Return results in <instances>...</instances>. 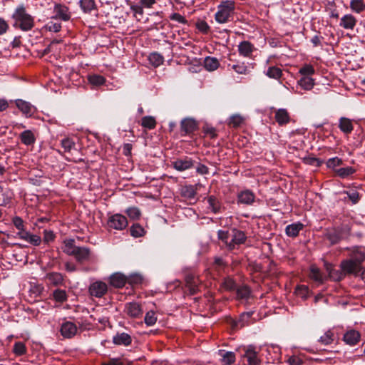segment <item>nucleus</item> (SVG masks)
<instances>
[{"label": "nucleus", "mask_w": 365, "mask_h": 365, "mask_svg": "<svg viewBox=\"0 0 365 365\" xmlns=\"http://www.w3.org/2000/svg\"><path fill=\"white\" fill-rule=\"evenodd\" d=\"M89 293L96 297H102L108 291L107 284L103 282H96L89 287Z\"/></svg>", "instance_id": "6e6552de"}, {"label": "nucleus", "mask_w": 365, "mask_h": 365, "mask_svg": "<svg viewBox=\"0 0 365 365\" xmlns=\"http://www.w3.org/2000/svg\"><path fill=\"white\" fill-rule=\"evenodd\" d=\"M246 239V235L243 231L237 229L232 230L231 240L228 245V250H232L235 249L236 246L244 244Z\"/></svg>", "instance_id": "423d86ee"}, {"label": "nucleus", "mask_w": 365, "mask_h": 365, "mask_svg": "<svg viewBox=\"0 0 365 365\" xmlns=\"http://www.w3.org/2000/svg\"><path fill=\"white\" fill-rule=\"evenodd\" d=\"M237 298L247 299L250 295V289L247 286H241L236 288Z\"/></svg>", "instance_id": "4c0bfd02"}, {"label": "nucleus", "mask_w": 365, "mask_h": 365, "mask_svg": "<svg viewBox=\"0 0 365 365\" xmlns=\"http://www.w3.org/2000/svg\"><path fill=\"white\" fill-rule=\"evenodd\" d=\"M130 235L134 237H140L145 235L144 228L138 223L133 224L130 228Z\"/></svg>", "instance_id": "ea45409f"}, {"label": "nucleus", "mask_w": 365, "mask_h": 365, "mask_svg": "<svg viewBox=\"0 0 365 365\" xmlns=\"http://www.w3.org/2000/svg\"><path fill=\"white\" fill-rule=\"evenodd\" d=\"M209 205V208L214 214H217L221 212V202L219 199L215 195H210L207 197Z\"/></svg>", "instance_id": "bb28decb"}, {"label": "nucleus", "mask_w": 365, "mask_h": 365, "mask_svg": "<svg viewBox=\"0 0 365 365\" xmlns=\"http://www.w3.org/2000/svg\"><path fill=\"white\" fill-rule=\"evenodd\" d=\"M254 51V46L250 41H244L238 46V51L240 55L248 57Z\"/></svg>", "instance_id": "393cba45"}, {"label": "nucleus", "mask_w": 365, "mask_h": 365, "mask_svg": "<svg viewBox=\"0 0 365 365\" xmlns=\"http://www.w3.org/2000/svg\"><path fill=\"white\" fill-rule=\"evenodd\" d=\"M336 340L334 332L331 329L325 331L318 339L322 345L327 346L331 344Z\"/></svg>", "instance_id": "a878e982"}, {"label": "nucleus", "mask_w": 365, "mask_h": 365, "mask_svg": "<svg viewBox=\"0 0 365 365\" xmlns=\"http://www.w3.org/2000/svg\"><path fill=\"white\" fill-rule=\"evenodd\" d=\"M265 74L270 78L279 80L282 76V71L277 66H269Z\"/></svg>", "instance_id": "f704fd0d"}, {"label": "nucleus", "mask_w": 365, "mask_h": 365, "mask_svg": "<svg viewBox=\"0 0 365 365\" xmlns=\"http://www.w3.org/2000/svg\"><path fill=\"white\" fill-rule=\"evenodd\" d=\"M125 312L132 318H138L142 314L143 311L138 303L130 302L125 305Z\"/></svg>", "instance_id": "a211bd4d"}, {"label": "nucleus", "mask_w": 365, "mask_h": 365, "mask_svg": "<svg viewBox=\"0 0 365 365\" xmlns=\"http://www.w3.org/2000/svg\"><path fill=\"white\" fill-rule=\"evenodd\" d=\"M150 63L155 67H158L163 63V56L158 53H152L148 57Z\"/></svg>", "instance_id": "37998d69"}, {"label": "nucleus", "mask_w": 365, "mask_h": 365, "mask_svg": "<svg viewBox=\"0 0 365 365\" xmlns=\"http://www.w3.org/2000/svg\"><path fill=\"white\" fill-rule=\"evenodd\" d=\"M219 354L222 356L221 362L223 365H231L235 361L234 352L220 350Z\"/></svg>", "instance_id": "7c9ffc66"}, {"label": "nucleus", "mask_w": 365, "mask_h": 365, "mask_svg": "<svg viewBox=\"0 0 365 365\" xmlns=\"http://www.w3.org/2000/svg\"><path fill=\"white\" fill-rule=\"evenodd\" d=\"M185 287L189 291L190 294H195L199 290L200 281L199 278L192 274H187L185 278Z\"/></svg>", "instance_id": "0eeeda50"}, {"label": "nucleus", "mask_w": 365, "mask_h": 365, "mask_svg": "<svg viewBox=\"0 0 365 365\" xmlns=\"http://www.w3.org/2000/svg\"><path fill=\"white\" fill-rule=\"evenodd\" d=\"M170 19L174 21H176L179 24H187V20L179 13H173L170 15Z\"/></svg>", "instance_id": "e2e57ef3"}, {"label": "nucleus", "mask_w": 365, "mask_h": 365, "mask_svg": "<svg viewBox=\"0 0 365 365\" xmlns=\"http://www.w3.org/2000/svg\"><path fill=\"white\" fill-rule=\"evenodd\" d=\"M101 365H132L130 362H128L125 364L122 359L120 358H111L109 359L108 361H104L101 364Z\"/></svg>", "instance_id": "680f3d73"}, {"label": "nucleus", "mask_w": 365, "mask_h": 365, "mask_svg": "<svg viewBox=\"0 0 365 365\" xmlns=\"http://www.w3.org/2000/svg\"><path fill=\"white\" fill-rule=\"evenodd\" d=\"M308 287L305 285H298L295 289V294L302 298L306 299L308 294Z\"/></svg>", "instance_id": "6e6d98bb"}, {"label": "nucleus", "mask_w": 365, "mask_h": 365, "mask_svg": "<svg viewBox=\"0 0 365 365\" xmlns=\"http://www.w3.org/2000/svg\"><path fill=\"white\" fill-rule=\"evenodd\" d=\"M89 83L95 86H99L105 83L106 78L100 75H92L88 76Z\"/></svg>", "instance_id": "a18cd8bd"}, {"label": "nucleus", "mask_w": 365, "mask_h": 365, "mask_svg": "<svg viewBox=\"0 0 365 365\" xmlns=\"http://www.w3.org/2000/svg\"><path fill=\"white\" fill-rule=\"evenodd\" d=\"M339 128L344 134H350L354 130L352 120L346 117H341L339 120Z\"/></svg>", "instance_id": "4be33fe9"}, {"label": "nucleus", "mask_w": 365, "mask_h": 365, "mask_svg": "<svg viewBox=\"0 0 365 365\" xmlns=\"http://www.w3.org/2000/svg\"><path fill=\"white\" fill-rule=\"evenodd\" d=\"M77 332V327L75 324L71 322H66L62 324L61 327V333L65 338H71Z\"/></svg>", "instance_id": "f3484780"}, {"label": "nucleus", "mask_w": 365, "mask_h": 365, "mask_svg": "<svg viewBox=\"0 0 365 365\" xmlns=\"http://www.w3.org/2000/svg\"><path fill=\"white\" fill-rule=\"evenodd\" d=\"M222 285L223 288L227 291L235 290L237 288L236 282L230 277L225 278Z\"/></svg>", "instance_id": "8fccbe9b"}, {"label": "nucleus", "mask_w": 365, "mask_h": 365, "mask_svg": "<svg viewBox=\"0 0 365 365\" xmlns=\"http://www.w3.org/2000/svg\"><path fill=\"white\" fill-rule=\"evenodd\" d=\"M204 67L209 71H213L220 66V62L217 58L207 56L204 60Z\"/></svg>", "instance_id": "c756f323"}, {"label": "nucleus", "mask_w": 365, "mask_h": 365, "mask_svg": "<svg viewBox=\"0 0 365 365\" xmlns=\"http://www.w3.org/2000/svg\"><path fill=\"white\" fill-rule=\"evenodd\" d=\"M365 3L363 0H351L350 9L352 11L360 14L364 11Z\"/></svg>", "instance_id": "e433bc0d"}, {"label": "nucleus", "mask_w": 365, "mask_h": 365, "mask_svg": "<svg viewBox=\"0 0 365 365\" xmlns=\"http://www.w3.org/2000/svg\"><path fill=\"white\" fill-rule=\"evenodd\" d=\"M298 84L304 90H311L314 85V79L310 76H304L298 81Z\"/></svg>", "instance_id": "c9c22d12"}, {"label": "nucleus", "mask_w": 365, "mask_h": 365, "mask_svg": "<svg viewBox=\"0 0 365 365\" xmlns=\"http://www.w3.org/2000/svg\"><path fill=\"white\" fill-rule=\"evenodd\" d=\"M243 121V118L239 115H234L230 118L229 125L234 128L239 127Z\"/></svg>", "instance_id": "bf43d9fd"}, {"label": "nucleus", "mask_w": 365, "mask_h": 365, "mask_svg": "<svg viewBox=\"0 0 365 365\" xmlns=\"http://www.w3.org/2000/svg\"><path fill=\"white\" fill-rule=\"evenodd\" d=\"M79 6L81 10L86 14L91 13L93 10L96 9L95 0H80Z\"/></svg>", "instance_id": "2f4dec72"}, {"label": "nucleus", "mask_w": 365, "mask_h": 365, "mask_svg": "<svg viewBox=\"0 0 365 365\" xmlns=\"http://www.w3.org/2000/svg\"><path fill=\"white\" fill-rule=\"evenodd\" d=\"M235 9V4L232 1H222L217 6V11L215 19L220 24L227 23L233 15Z\"/></svg>", "instance_id": "7ed1b4c3"}, {"label": "nucleus", "mask_w": 365, "mask_h": 365, "mask_svg": "<svg viewBox=\"0 0 365 365\" xmlns=\"http://www.w3.org/2000/svg\"><path fill=\"white\" fill-rule=\"evenodd\" d=\"M197 29L203 34H207L210 31V26L205 21L197 22L196 24Z\"/></svg>", "instance_id": "774afa93"}, {"label": "nucleus", "mask_w": 365, "mask_h": 365, "mask_svg": "<svg viewBox=\"0 0 365 365\" xmlns=\"http://www.w3.org/2000/svg\"><path fill=\"white\" fill-rule=\"evenodd\" d=\"M61 144L65 152H70L71 149L75 146L74 141L69 138H65L61 140Z\"/></svg>", "instance_id": "864d4df0"}, {"label": "nucleus", "mask_w": 365, "mask_h": 365, "mask_svg": "<svg viewBox=\"0 0 365 365\" xmlns=\"http://www.w3.org/2000/svg\"><path fill=\"white\" fill-rule=\"evenodd\" d=\"M20 138L21 143L26 145H31L35 142L34 135L33 133L29 130H26L22 132L20 135Z\"/></svg>", "instance_id": "473e14b6"}, {"label": "nucleus", "mask_w": 365, "mask_h": 365, "mask_svg": "<svg viewBox=\"0 0 365 365\" xmlns=\"http://www.w3.org/2000/svg\"><path fill=\"white\" fill-rule=\"evenodd\" d=\"M17 235L22 240L28 242L32 245L38 246L41 244V237L37 235H33L27 231L18 232Z\"/></svg>", "instance_id": "2eb2a0df"}, {"label": "nucleus", "mask_w": 365, "mask_h": 365, "mask_svg": "<svg viewBox=\"0 0 365 365\" xmlns=\"http://www.w3.org/2000/svg\"><path fill=\"white\" fill-rule=\"evenodd\" d=\"M16 106L26 116H31L34 113V107L29 102L21 99L16 101Z\"/></svg>", "instance_id": "6ab92c4d"}, {"label": "nucleus", "mask_w": 365, "mask_h": 365, "mask_svg": "<svg viewBox=\"0 0 365 365\" xmlns=\"http://www.w3.org/2000/svg\"><path fill=\"white\" fill-rule=\"evenodd\" d=\"M358 266L361 267V263L365 260V255L356 249L354 251L351 259Z\"/></svg>", "instance_id": "c03bdc74"}, {"label": "nucleus", "mask_w": 365, "mask_h": 365, "mask_svg": "<svg viewBox=\"0 0 365 365\" xmlns=\"http://www.w3.org/2000/svg\"><path fill=\"white\" fill-rule=\"evenodd\" d=\"M13 351L16 356H22L26 352V347L24 342L17 341L14 344Z\"/></svg>", "instance_id": "49530a36"}, {"label": "nucleus", "mask_w": 365, "mask_h": 365, "mask_svg": "<svg viewBox=\"0 0 365 365\" xmlns=\"http://www.w3.org/2000/svg\"><path fill=\"white\" fill-rule=\"evenodd\" d=\"M275 120L279 125L287 124L290 121L288 111L284 108H280L275 112Z\"/></svg>", "instance_id": "5701e85b"}, {"label": "nucleus", "mask_w": 365, "mask_h": 365, "mask_svg": "<svg viewBox=\"0 0 365 365\" xmlns=\"http://www.w3.org/2000/svg\"><path fill=\"white\" fill-rule=\"evenodd\" d=\"M46 279L53 286L62 285L64 281L63 275L61 273L56 272L47 273Z\"/></svg>", "instance_id": "b1692460"}, {"label": "nucleus", "mask_w": 365, "mask_h": 365, "mask_svg": "<svg viewBox=\"0 0 365 365\" xmlns=\"http://www.w3.org/2000/svg\"><path fill=\"white\" fill-rule=\"evenodd\" d=\"M309 277L316 282H322L323 281L319 269L315 266H311Z\"/></svg>", "instance_id": "de8ad7c7"}, {"label": "nucleus", "mask_w": 365, "mask_h": 365, "mask_svg": "<svg viewBox=\"0 0 365 365\" xmlns=\"http://www.w3.org/2000/svg\"><path fill=\"white\" fill-rule=\"evenodd\" d=\"M180 128L185 135L190 134L197 129V123L192 118H185L180 123Z\"/></svg>", "instance_id": "4468645a"}, {"label": "nucleus", "mask_w": 365, "mask_h": 365, "mask_svg": "<svg viewBox=\"0 0 365 365\" xmlns=\"http://www.w3.org/2000/svg\"><path fill=\"white\" fill-rule=\"evenodd\" d=\"M63 243V252L69 256H73L78 263L90 261L91 251L88 247L76 246L73 239L66 240Z\"/></svg>", "instance_id": "f257e3e1"}, {"label": "nucleus", "mask_w": 365, "mask_h": 365, "mask_svg": "<svg viewBox=\"0 0 365 365\" xmlns=\"http://www.w3.org/2000/svg\"><path fill=\"white\" fill-rule=\"evenodd\" d=\"M314 72V67L310 64L305 65L299 69V73L304 76H310L313 75Z\"/></svg>", "instance_id": "052dcab7"}, {"label": "nucleus", "mask_w": 365, "mask_h": 365, "mask_svg": "<svg viewBox=\"0 0 365 365\" xmlns=\"http://www.w3.org/2000/svg\"><path fill=\"white\" fill-rule=\"evenodd\" d=\"M110 283L116 288H121L127 283V277L120 273H115L110 276Z\"/></svg>", "instance_id": "412c9836"}, {"label": "nucleus", "mask_w": 365, "mask_h": 365, "mask_svg": "<svg viewBox=\"0 0 365 365\" xmlns=\"http://www.w3.org/2000/svg\"><path fill=\"white\" fill-rule=\"evenodd\" d=\"M232 68L239 74H247L249 71L245 63L234 64L232 66Z\"/></svg>", "instance_id": "5fc2aeb1"}, {"label": "nucleus", "mask_w": 365, "mask_h": 365, "mask_svg": "<svg viewBox=\"0 0 365 365\" xmlns=\"http://www.w3.org/2000/svg\"><path fill=\"white\" fill-rule=\"evenodd\" d=\"M196 194V189L195 186L192 185L182 186L180 189L181 196L188 200L195 198Z\"/></svg>", "instance_id": "c85d7f7f"}, {"label": "nucleus", "mask_w": 365, "mask_h": 365, "mask_svg": "<svg viewBox=\"0 0 365 365\" xmlns=\"http://www.w3.org/2000/svg\"><path fill=\"white\" fill-rule=\"evenodd\" d=\"M255 200V195L250 190H242L237 194V202L240 204L251 205Z\"/></svg>", "instance_id": "9b49d317"}, {"label": "nucleus", "mask_w": 365, "mask_h": 365, "mask_svg": "<svg viewBox=\"0 0 365 365\" xmlns=\"http://www.w3.org/2000/svg\"><path fill=\"white\" fill-rule=\"evenodd\" d=\"M334 173L337 176L340 177L341 178H346L349 176L355 173L356 170L352 167H346L334 170Z\"/></svg>", "instance_id": "72a5a7b5"}, {"label": "nucleus", "mask_w": 365, "mask_h": 365, "mask_svg": "<svg viewBox=\"0 0 365 365\" xmlns=\"http://www.w3.org/2000/svg\"><path fill=\"white\" fill-rule=\"evenodd\" d=\"M143 282V277L139 274H133L127 277V283L133 287L138 286Z\"/></svg>", "instance_id": "79ce46f5"}, {"label": "nucleus", "mask_w": 365, "mask_h": 365, "mask_svg": "<svg viewBox=\"0 0 365 365\" xmlns=\"http://www.w3.org/2000/svg\"><path fill=\"white\" fill-rule=\"evenodd\" d=\"M145 323L148 326H153L157 322V317L153 311H149L146 313L144 319Z\"/></svg>", "instance_id": "603ef678"}, {"label": "nucleus", "mask_w": 365, "mask_h": 365, "mask_svg": "<svg viewBox=\"0 0 365 365\" xmlns=\"http://www.w3.org/2000/svg\"><path fill=\"white\" fill-rule=\"evenodd\" d=\"M13 26L23 31H31L34 27V19L27 13L24 5L19 6L12 14Z\"/></svg>", "instance_id": "f03ea898"}, {"label": "nucleus", "mask_w": 365, "mask_h": 365, "mask_svg": "<svg viewBox=\"0 0 365 365\" xmlns=\"http://www.w3.org/2000/svg\"><path fill=\"white\" fill-rule=\"evenodd\" d=\"M12 222L16 228L19 230V232L25 231L24 221L20 217H13Z\"/></svg>", "instance_id": "0e129e2a"}, {"label": "nucleus", "mask_w": 365, "mask_h": 365, "mask_svg": "<svg viewBox=\"0 0 365 365\" xmlns=\"http://www.w3.org/2000/svg\"><path fill=\"white\" fill-rule=\"evenodd\" d=\"M113 343L118 346H128L131 344L132 343V338L130 334L122 332V333H117L113 337Z\"/></svg>", "instance_id": "dca6fc26"}, {"label": "nucleus", "mask_w": 365, "mask_h": 365, "mask_svg": "<svg viewBox=\"0 0 365 365\" xmlns=\"http://www.w3.org/2000/svg\"><path fill=\"white\" fill-rule=\"evenodd\" d=\"M341 268L347 274H358L361 270V267L358 266L352 259L341 262Z\"/></svg>", "instance_id": "ddd939ff"}, {"label": "nucleus", "mask_w": 365, "mask_h": 365, "mask_svg": "<svg viewBox=\"0 0 365 365\" xmlns=\"http://www.w3.org/2000/svg\"><path fill=\"white\" fill-rule=\"evenodd\" d=\"M46 27L49 31L57 33L61 29V24L50 21L47 24Z\"/></svg>", "instance_id": "69168bd1"}, {"label": "nucleus", "mask_w": 365, "mask_h": 365, "mask_svg": "<svg viewBox=\"0 0 365 365\" xmlns=\"http://www.w3.org/2000/svg\"><path fill=\"white\" fill-rule=\"evenodd\" d=\"M304 225L301 222L293 223L286 227L285 232L289 237H295L299 235Z\"/></svg>", "instance_id": "cd10ccee"}, {"label": "nucleus", "mask_w": 365, "mask_h": 365, "mask_svg": "<svg viewBox=\"0 0 365 365\" xmlns=\"http://www.w3.org/2000/svg\"><path fill=\"white\" fill-rule=\"evenodd\" d=\"M194 161L188 158L185 157L181 159H177L173 162V168L178 171H184L193 167Z\"/></svg>", "instance_id": "f8f14e48"}, {"label": "nucleus", "mask_w": 365, "mask_h": 365, "mask_svg": "<svg viewBox=\"0 0 365 365\" xmlns=\"http://www.w3.org/2000/svg\"><path fill=\"white\" fill-rule=\"evenodd\" d=\"M342 164V160L338 157L329 158L326 163L327 168L332 169L334 171V170H337V168H336L337 166H340Z\"/></svg>", "instance_id": "09e8293b"}, {"label": "nucleus", "mask_w": 365, "mask_h": 365, "mask_svg": "<svg viewBox=\"0 0 365 365\" xmlns=\"http://www.w3.org/2000/svg\"><path fill=\"white\" fill-rule=\"evenodd\" d=\"M217 236L219 240L222 241L228 248V245L230 242L229 238L231 237V235L229 233V232L220 230L217 232Z\"/></svg>", "instance_id": "13d9d810"}, {"label": "nucleus", "mask_w": 365, "mask_h": 365, "mask_svg": "<svg viewBox=\"0 0 365 365\" xmlns=\"http://www.w3.org/2000/svg\"><path fill=\"white\" fill-rule=\"evenodd\" d=\"M128 225L127 218L120 214H115L111 215L107 222L109 230H123L127 227Z\"/></svg>", "instance_id": "20e7f679"}, {"label": "nucleus", "mask_w": 365, "mask_h": 365, "mask_svg": "<svg viewBox=\"0 0 365 365\" xmlns=\"http://www.w3.org/2000/svg\"><path fill=\"white\" fill-rule=\"evenodd\" d=\"M141 125L143 128L152 130L156 126V120L153 116H145L142 118Z\"/></svg>", "instance_id": "a19ab883"}, {"label": "nucleus", "mask_w": 365, "mask_h": 365, "mask_svg": "<svg viewBox=\"0 0 365 365\" xmlns=\"http://www.w3.org/2000/svg\"><path fill=\"white\" fill-rule=\"evenodd\" d=\"M53 297L56 302L63 303L67 301L68 295L65 290L57 289L53 291Z\"/></svg>", "instance_id": "58836bf2"}, {"label": "nucleus", "mask_w": 365, "mask_h": 365, "mask_svg": "<svg viewBox=\"0 0 365 365\" xmlns=\"http://www.w3.org/2000/svg\"><path fill=\"white\" fill-rule=\"evenodd\" d=\"M125 213L132 220H138L141 215L140 210L136 207H131L126 210Z\"/></svg>", "instance_id": "3c124183"}, {"label": "nucleus", "mask_w": 365, "mask_h": 365, "mask_svg": "<svg viewBox=\"0 0 365 365\" xmlns=\"http://www.w3.org/2000/svg\"><path fill=\"white\" fill-rule=\"evenodd\" d=\"M327 237L331 245L337 244L338 242H340L341 238V235L336 231L329 232L327 235Z\"/></svg>", "instance_id": "4d7b16f0"}, {"label": "nucleus", "mask_w": 365, "mask_h": 365, "mask_svg": "<svg viewBox=\"0 0 365 365\" xmlns=\"http://www.w3.org/2000/svg\"><path fill=\"white\" fill-rule=\"evenodd\" d=\"M202 130L206 135H209L210 138L212 139H214L217 136L216 130L213 127L205 125L202 128Z\"/></svg>", "instance_id": "338daca9"}, {"label": "nucleus", "mask_w": 365, "mask_h": 365, "mask_svg": "<svg viewBox=\"0 0 365 365\" xmlns=\"http://www.w3.org/2000/svg\"><path fill=\"white\" fill-rule=\"evenodd\" d=\"M342 340L349 346L356 345L361 340V334L355 329L347 330L343 335Z\"/></svg>", "instance_id": "1a4fd4ad"}, {"label": "nucleus", "mask_w": 365, "mask_h": 365, "mask_svg": "<svg viewBox=\"0 0 365 365\" xmlns=\"http://www.w3.org/2000/svg\"><path fill=\"white\" fill-rule=\"evenodd\" d=\"M356 22V17L352 14H346L341 19L339 26L345 29L353 30Z\"/></svg>", "instance_id": "aec40b11"}, {"label": "nucleus", "mask_w": 365, "mask_h": 365, "mask_svg": "<svg viewBox=\"0 0 365 365\" xmlns=\"http://www.w3.org/2000/svg\"><path fill=\"white\" fill-rule=\"evenodd\" d=\"M53 13L52 19H60L63 21H68L72 16L69 7L62 4H55Z\"/></svg>", "instance_id": "39448f33"}, {"label": "nucleus", "mask_w": 365, "mask_h": 365, "mask_svg": "<svg viewBox=\"0 0 365 365\" xmlns=\"http://www.w3.org/2000/svg\"><path fill=\"white\" fill-rule=\"evenodd\" d=\"M247 359L248 365H260L261 360L258 357V353L255 351V348L252 346H248L245 350V354L242 356Z\"/></svg>", "instance_id": "9d476101"}]
</instances>
